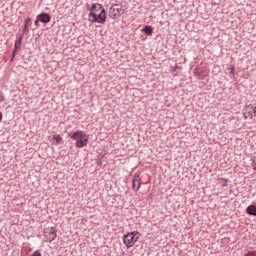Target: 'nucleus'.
<instances>
[{
	"instance_id": "dca6fc26",
	"label": "nucleus",
	"mask_w": 256,
	"mask_h": 256,
	"mask_svg": "<svg viewBox=\"0 0 256 256\" xmlns=\"http://www.w3.org/2000/svg\"><path fill=\"white\" fill-rule=\"evenodd\" d=\"M5 101V95H3L2 92H0V103H3Z\"/></svg>"
},
{
	"instance_id": "f257e3e1",
	"label": "nucleus",
	"mask_w": 256,
	"mask_h": 256,
	"mask_svg": "<svg viewBox=\"0 0 256 256\" xmlns=\"http://www.w3.org/2000/svg\"><path fill=\"white\" fill-rule=\"evenodd\" d=\"M88 11V20L90 23H100V25H103L107 21V12L103 8V5L94 3L88 8Z\"/></svg>"
},
{
	"instance_id": "6ab92c4d",
	"label": "nucleus",
	"mask_w": 256,
	"mask_h": 256,
	"mask_svg": "<svg viewBox=\"0 0 256 256\" xmlns=\"http://www.w3.org/2000/svg\"><path fill=\"white\" fill-rule=\"evenodd\" d=\"M235 72V68H231V73H234Z\"/></svg>"
},
{
	"instance_id": "4468645a",
	"label": "nucleus",
	"mask_w": 256,
	"mask_h": 256,
	"mask_svg": "<svg viewBox=\"0 0 256 256\" xmlns=\"http://www.w3.org/2000/svg\"><path fill=\"white\" fill-rule=\"evenodd\" d=\"M244 256H256V251H249L248 253L244 254Z\"/></svg>"
},
{
	"instance_id": "9d476101",
	"label": "nucleus",
	"mask_w": 256,
	"mask_h": 256,
	"mask_svg": "<svg viewBox=\"0 0 256 256\" xmlns=\"http://www.w3.org/2000/svg\"><path fill=\"white\" fill-rule=\"evenodd\" d=\"M29 27H31V18H26L25 25H24V33L29 32Z\"/></svg>"
},
{
	"instance_id": "f8f14e48",
	"label": "nucleus",
	"mask_w": 256,
	"mask_h": 256,
	"mask_svg": "<svg viewBox=\"0 0 256 256\" xmlns=\"http://www.w3.org/2000/svg\"><path fill=\"white\" fill-rule=\"evenodd\" d=\"M142 31L146 33V35H153V27L151 26H145Z\"/></svg>"
},
{
	"instance_id": "1a4fd4ad",
	"label": "nucleus",
	"mask_w": 256,
	"mask_h": 256,
	"mask_svg": "<svg viewBox=\"0 0 256 256\" xmlns=\"http://www.w3.org/2000/svg\"><path fill=\"white\" fill-rule=\"evenodd\" d=\"M246 213H248V215H253L254 217H256V206L255 205L248 206L246 209Z\"/></svg>"
},
{
	"instance_id": "aec40b11",
	"label": "nucleus",
	"mask_w": 256,
	"mask_h": 256,
	"mask_svg": "<svg viewBox=\"0 0 256 256\" xmlns=\"http://www.w3.org/2000/svg\"><path fill=\"white\" fill-rule=\"evenodd\" d=\"M145 193H147V192H144L143 195H145Z\"/></svg>"
},
{
	"instance_id": "a211bd4d",
	"label": "nucleus",
	"mask_w": 256,
	"mask_h": 256,
	"mask_svg": "<svg viewBox=\"0 0 256 256\" xmlns=\"http://www.w3.org/2000/svg\"><path fill=\"white\" fill-rule=\"evenodd\" d=\"M3 121V113L0 112V123Z\"/></svg>"
},
{
	"instance_id": "f3484780",
	"label": "nucleus",
	"mask_w": 256,
	"mask_h": 256,
	"mask_svg": "<svg viewBox=\"0 0 256 256\" xmlns=\"http://www.w3.org/2000/svg\"><path fill=\"white\" fill-rule=\"evenodd\" d=\"M39 21H40V20H39L38 18L35 20L34 23H35L36 27H39Z\"/></svg>"
},
{
	"instance_id": "ddd939ff",
	"label": "nucleus",
	"mask_w": 256,
	"mask_h": 256,
	"mask_svg": "<svg viewBox=\"0 0 256 256\" xmlns=\"http://www.w3.org/2000/svg\"><path fill=\"white\" fill-rule=\"evenodd\" d=\"M21 40H22V38L15 41V46H14L15 49H19L21 47Z\"/></svg>"
},
{
	"instance_id": "39448f33",
	"label": "nucleus",
	"mask_w": 256,
	"mask_h": 256,
	"mask_svg": "<svg viewBox=\"0 0 256 256\" xmlns=\"http://www.w3.org/2000/svg\"><path fill=\"white\" fill-rule=\"evenodd\" d=\"M44 237L51 243V241H55V239H57V231L53 227L47 228L44 231Z\"/></svg>"
},
{
	"instance_id": "20e7f679",
	"label": "nucleus",
	"mask_w": 256,
	"mask_h": 256,
	"mask_svg": "<svg viewBox=\"0 0 256 256\" xmlns=\"http://www.w3.org/2000/svg\"><path fill=\"white\" fill-rule=\"evenodd\" d=\"M243 115L244 119H253V117H256V103L246 106Z\"/></svg>"
},
{
	"instance_id": "2eb2a0df",
	"label": "nucleus",
	"mask_w": 256,
	"mask_h": 256,
	"mask_svg": "<svg viewBox=\"0 0 256 256\" xmlns=\"http://www.w3.org/2000/svg\"><path fill=\"white\" fill-rule=\"evenodd\" d=\"M31 256H42L41 251L36 250V251L33 252V254Z\"/></svg>"
},
{
	"instance_id": "0eeeda50",
	"label": "nucleus",
	"mask_w": 256,
	"mask_h": 256,
	"mask_svg": "<svg viewBox=\"0 0 256 256\" xmlns=\"http://www.w3.org/2000/svg\"><path fill=\"white\" fill-rule=\"evenodd\" d=\"M132 189L134 191H139V189H141V176L134 175V178L132 181Z\"/></svg>"
},
{
	"instance_id": "6e6552de",
	"label": "nucleus",
	"mask_w": 256,
	"mask_h": 256,
	"mask_svg": "<svg viewBox=\"0 0 256 256\" xmlns=\"http://www.w3.org/2000/svg\"><path fill=\"white\" fill-rule=\"evenodd\" d=\"M37 19H39L41 23H50L51 22V16L47 13H42V14L38 15Z\"/></svg>"
},
{
	"instance_id": "f03ea898",
	"label": "nucleus",
	"mask_w": 256,
	"mask_h": 256,
	"mask_svg": "<svg viewBox=\"0 0 256 256\" xmlns=\"http://www.w3.org/2000/svg\"><path fill=\"white\" fill-rule=\"evenodd\" d=\"M69 136L71 137V139L76 141L75 147H77L78 149H83V147H87V143H89V135L81 130L76 131Z\"/></svg>"
},
{
	"instance_id": "7ed1b4c3",
	"label": "nucleus",
	"mask_w": 256,
	"mask_h": 256,
	"mask_svg": "<svg viewBox=\"0 0 256 256\" xmlns=\"http://www.w3.org/2000/svg\"><path fill=\"white\" fill-rule=\"evenodd\" d=\"M141 234L137 231L130 232L123 237V243L126 245L127 249H131L139 241Z\"/></svg>"
},
{
	"instance_id": "423d86ee",
	"label": "nucleus",
	"mask_w": 256,
	"mask_h": 256,
	"mask_svg": "<svg viewBox=\"0 0 256 256\" xmlns=\"http://www.w3.org/2000/svg\"><path fill=\"white\" fill-rule=\"evenodd\" d=\"M123 11V8L121 6L115 4L110 9V15L113 17V19H117L121 15V12Z\"/></svg>"
},
{
	"instance_id": "9b49d317",
	"label": "nucleus",
	"mask_w": 256,
	"mask_h": 256,
	"mask_svg": "<svg viewBox=\"0 0 256 256\" xmlns=\"http://www.w3.org/2000/svg\"><path fill=\"white\" fill-rule=\"evenodd\" d=\"M53 141H55V145H59L61 141H63V137L59 134H55L52 136Z\"/></svg>"
}]
</instances>
